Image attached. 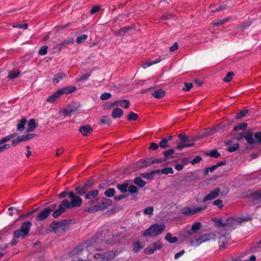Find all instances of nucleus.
<instances>
[{
	"label": "nucleus",
	"mask_w": 261,
	"mask_h": 261,
	"mask_svg": "<svg viewBox=\"0 0 261 261\" xmlns=\"http://www.w3.org/2000/svg\"><path fill=\"white\" fill-rule=\"evenodd\" d=\"M93 185L94 180L92 179H89L83 185L78 186L74 189L76 194L80 196L84 195V198L85 199L90 200L88 202V204L89 205L97 203L99 199L97 198L99 194V191L97 190L88 191Z\"/></svg>",
	"instance_id": "obj_1"
},
{
	"label": "nucleus",
	"mask_w": 261,
	"mask_h": 261,
	"mask_svg": "<svg viewBox=\"0 0 261 261\" xmlns=\"http://www.w3.org/2000/svg\"><path fill=\"white\" fill-rule=\"evenodd\" d=\"M69 197L71 198V201L67 199L63 200L59 204L58 208L52 213V216L54 218H57L68 209L74 207H79L81 205L83 199L79 196L75 195L73 192H69Z\"/></svg>",
	"instance_id": "obj_2"
},
{
	"label": "nucleus",
	"mask_w": 261,
	"mask_h": 261,
	"mask_svg": "<svg viewBox=\"0 0 261 261\" xmlns=\"http://www.w3.org/2000/svg\"><path fill=\"white\" fill-rule=\"evenodd\" d=\"M32 225V223L29 221L22 223L20 228L13 232L14 237L10 243L11 245L14 246L19 242V239H23L27 237Z\"/></svg>",
	"instance_id": "obj_3"
},
{
	"label": "nucleus",
	"mask_w": 261,
	"mask_h": 261,
	"mask_svg": "<svg viewBox=\"0 0 261 261\" xmlns=\"http://www.w3.org/2000/svg\"><path fill=\"white\" fill-rule=\"evenodd\" d=\"M233 138L237 140L240 141L244 138L248 145L245 147L246 150H250L253 148L254 145L256 143V140H255L254 134L250 131H247L245 133H234L233 134Z\"/></svg>",
	"instance_id": "obj_4"
},
{
	"label": "nucleus",
	"mask_w": 261,
	"mask_h": 261,
	"mask_svg": "<svg viewBox=\"0 0 261 261\" xmlns=\"http://www.w3.org/2000/svg\"><path fill=\"white\" fill-rule=\"evenodd\" d=\"M102 241V238H99V234L96 233L86 241L84 246L88 251L101 250L102 249L99 245Z\"/></svg>",
	"instance_id": "obj_5"
},
{
	"label": "nucleus",
	"mask_w": 261,
	"mask_h": 261,
	"mask_svg": "<svg viewBox=\"0 0 261 261\" xmlns=\"http://www.w3.org/2000/svg\"><path fill=\"white\" fill-rule=\"evenodd\" d=\"M165 228L166 226L164 224L156 223L152 224L144 231L142 236L143 237L149 236L154 238L161 234Z\"/></svg>",
	"instance_id": "obj_6"
},
{
	"label": "nucleus",
	"mask_w": 261,
	"mask_h": 261,
	"mask_svg": "<svg viewBox=\"0 0 261 261\" xmlns=\"http://www.w3.org/2000/svg\"><path fill=\"white\" fill-rule=\"evenodd\" d=\"M71 221L72 220L70 219H63L58 221H54L50 223V226L55 233H57L60 228L65 231L66 228L69 226Z\"/></svg>",
	"instance_id": "obj_7"
},
{
	"label": "nucleus",
	"mask_w": 261,
	"mask_h": 261,
	"mask_svg": "<svg viewBox=\"0 0 261 261\" xmlns=\"http://www.w3.org/2000/svg\"><path fill=\"white\" fill-rule=\"evenodd\" d=\"M249 220L246 217H230L226 220V227L228 229L232 230L235 229L237 226L241 224L242 222L247 221Z\"/></svg>",
	"instance_id": "obj_8"
},
{
	"label": "nucleus",
	"mask_w": 261,
	"mask_h": 261,
	"mask_svg": "<svg viewBox=\"0 0 261 261\" xmlns=\"http://www.w3.org/2000/svg\"><path fill=\"white\" fill-rule=\"evenodd\" d=\"M56 204H53L41 211L35 218L36 221H42L47 218L50 214L55 211Z\"/></svg>",
	"instance_id": "obj_9"
},
{
	"label": "nucleus",
	"mask_w": 261,
	"mask_h": 261,
	"mask_svg": "<svg viewBox=\"0 0 261 261\" xmlns=\"http://www.w3.org/2000/svg\"><path fill=\"white\" fill-rule=\"evenodd\" d=\"M163 247V244L161 240L151 243L144 250L146 254H152L156 251L161 249Z\"/></svg>",
	"instance_id": "obj_10"
},
{
	"label": "nucleus",
	"mask_w": 261,
	"mask_h": 261,
	"mask_svg": "<svg viewBox=\"0 0 261 261\" xmlns=\"http://www.w3.org/2000/svg\"><path fill=\"white\" fill-rule=\"evenodd\" d=\"M179 236L184 240H189L191 244L195 241L196 235L194 234L190 229H184L180 231Z\"/></svg>",
	"instance_id": "obj_11"
},
{
	"label": "nucleus",
	"mask_w": 261,
	"mask_h": 261,
	"mask_svg": "<svg viewBox=\"0 0 261 261\" xmlns=\"http://www.w3.org/2000/svg\"><path fill=\"white\" fill-rule=\"evenodd\" d=\"M80 106V104L79 103L70 104L66 109L63 110V115L65 116H68L75 114L78 111Z\"/></svg>",
	"instance_id": "obj_12"
},
{
	"label": "nucleus",
	"mask_w": 261,
	"mask_h": 261,
	"mask_svg": "<svg viewBox=\"0 0 261 261\" xmlns=\"http://www.w3.org/2000/svg\"><path fill=\"white\" fill-rule=\"evenodd\" d=\"M206 206L197 207H186L182 211V214L186 216H190L196 214L202 210L206 209Z\"/></svg>",
	"instance_id": "obj_13"
},
{
	"label": "nucleus",
	"mask_w": 261,
	"mask_h": 261,
	"mask_svg": "<svg viewBox=\"0 0 261 261\" xmlns=\"http://www.w3.org/2000/svg\"><path fill=\"white\" fill-rule=\"evenodd\" d=\"M249 198L251 199L252 203L254 205H261V190L256 191L250 194Z\"/></svg>",
	"instance_id": "obj_14"
},
{
	"label": "nucleus",
	"mask_w": 261,
	"mask_h": 261,
	"mask_svg": "<svg viewBox=\"0 0 261 261\" xmlns=\"http://www.w3.org/2000/svg\"><path fill=\"white\" fill-rule=\"evenodd\" d=\"M130 105V102L128 100L123 99V100H119L116 101L114 102H112L110 104L109 107V109L113 107L114 106H121L123 107L125 109H127Z\"/></svg>",
	"instance_id": "obj_15"
},
{
	"label": "nucleus",
	"mask_w": 261,
	"mask_h": 261,
	"mask_svg": "<svg viewBox=\"0 0 261 261\" xmlns=\"http://www.w3.org/2000/svg\"><path fill=\"white\" fill-rule=\"evenodd\" d=\"M112 203V201L111 199H107L106 198H103L100 202L98 203L97 204L98 208L100 211H102L107 208H108L109 206H110Z\"/></svg>",
	"instance_id": "obj_16"
},
{
	"label": "nucleus",
	"mask_w": 261,
	"mask_h": 261,
	"mask_svg": "<svg viewBox=\"0 0 261 261\" xmlns=\"http://www.w3.org/2000/svg\"><path fill=\"white\" fill-rule=\"evenodd\" d=\"M220 192L219 188H217L211 193L207 195L202 200V202H205L207 201L211 200L217 198Z\"/></svg>",
	"instance_id": "obj_17"
},
{
	"label": "nucleus",
	"mask_w": 261,
	"mask_h": 261,
	"mask_svg": "<svg viewBox=\"0 0 261 261\" xmlns=\"http://www.w3.org/2000/svg\"><path fill=\"white\" fill-rule=\"evenodd\" d=\"M198 178V174L195 172H190L187 173L183 177V180L185 182H192Z\"/></svg>",
	"instance_id": "obj_18"
},
{
	"label": "nucleus",
	"mask_w": 261,
	"mask_h": 261,
	"mask_svg": "<svg viewBox=\"0 0 261 261\" xmlns=\"http://www.w3.org/2000/svg\"><path fill=\"white\" fill-rule=\"evenodd\" d=\"M132 184L131 180H127L122 184H117L116 188L123 194L126 193L129 184Z\"/></svg>",
	"instance_id": "obj_19"
},
{
	"label": "nucleus",
	"mask_w": 261,
	"mask_h": 261,
	"mask_svg": "<svg viewBox=\"0 0 261 261\" xmlns=\"http://www.w3.org/2000/svg\"><path fill=\"white\" fill-rule=\"evenodd\" d=\"M76 89L75 86H66L58 90V94L60 93L61 95L65 94H68L74 92Z\"/></svg>",
	"instance_id": "obj_20"
},
{
	"label": "nucleus",
	"mask_w": 261,
	"mask_h": 261,
	"mask_svg": "<svg viewBox=\"0 0 261 261\" xmlns=\"http://www.w3.org/2000/svg\"><path fill=\"white\" fill-rule=\"evenodd\" d=\"M79 131L83 136H87L92 133L93 129L89 125H82L80 127Z\"/></svg>",
	"instance_id": "obj_21"
},
{
	"label": "nucleus",
	"mask_w": 261,
	"mask_h": 261,
	"mask_svg": "<svg viewBox=\"0 0 261 261\" xmlns=\"http://www.w3.org/2000/svg\"><path fill=\"white\" fill-rule=\"evenodd\" d=\"M151 165L150 159L140 160L136 163V168L141 169Z\"/></svg>",
	"instance_id": "obj_22"
},
{
	"label": "nucleus",
	"mask_w": 261,
	"mask_h": 261,
	"mask_svg": "<svg viewBox=\"0 0 261 261\" xmlns=\"http://www.w3.org/2000/svg\"><path fill=\"white\" fill-rule=\"evenodd\" d=\"M212 234L210 233L204 234L200 236L199 238H196L195 241L197 245H200L203 242L208 241L211 239Z\"/></svg>",
	"instance_id": "obj_23"
},
{
	"label": "nucleus",
	"mask_w": 261,
	"mask_h": 261,
	"mask_svg": "<svg viewBox=\"0 0 261 261\" xmlns=\"http://www.w3.org/2000/svg\"><path fill=\"white\" fill-rule=\"evenodd\" d=\"M174 152L175 150L172 148L164 151L163 152V155L166 161L174 158H176V156L174 155Z\"/></svg>",
	"instance_id": "obj_24"
},
{
	"label": "nucleus",
	"mask_w": 261,
	"mask_h": 261,
	"mask_svg": "<svg viewBox=\"0 0 261 261\" xmlns=\"http://www.w3.org/2000/svg\"><path fill=\"white\" fill-rule=\"evenodd\" d=\"M110 254L111 252H107L104 254L95 253L93 256L95 259L94 261H107L108 259H109L108 255Z\"/></svg>",
	"instance_id": "obj_25"
},
{
	"label": "nucleus",
	"mask_w": 261,
	"mask_h": 261,
	"mask_svg": "<svg viewBox=\"0 0 261 261\" xmlns=\"http://www.w3.org/2000/svg\"><path fill=\"white\" fill-rule=\"evenodd\" d=\"M165 91L162 89H158L154 91L151 95L157 98L160 99L163 97L165 95Z\"/></svg>",
	"instance_id": "obj_26"
},
{
	"label": "nucleus",
	"mask_w": 261,
	"mask_h": 261,
	"mask_svg": "<svg viewBox=\"0 0 261 261\" xmlns=\"http://www.w3.org/2000/svg\"><path fill=\"white\" fill-rule=\"evenodd\" d=\"M66 77V74L65 73H58L55 74L54 77L53 79V82L54 85L58 84L60 81L62 80Z\"/></svg>",
	"instance_id": "obj_27"
},
{
	"label": "nucleus",
	"mask_w": 261,
	"mask_h": 261,
	"mask_svg": "<svg viewBox=\"0 0 261 261\" xmlns=\"http://www.w3.org/2000/svg\"><path fill=\"white\" fill-rule=\"evenodd\" d=\"M132 182L140 188H143L146 185V181L139 177H135Z\"/></svg>",
	"instance_id": "obj_28"
},
{
	"label": "nucleus",
	"mask_w": 261,
	"mask_h": 261,
	"mask_svg": "<svg viewBox=\"0 0 261 261\" xmlns=\"http://www.w3.org/2000/svg\"><path fill=\"white\" fill-rule=\"evenodd\" d=\"M123 114V110L118 108H115L112 112V116L113 118H120Z\"/></svg>",
	"instance_id": "obj_29"
},
{
	"label": "nucleus",
	"mask_w": 261,
	"mask_h": 261,
	"mask_svg": "<svg viewBox=\"0 0 261 261\" xmlns=\"http://www.w3.org/2000/svg\"><path fill=\"white\" fill-rule=\"evenodd\" d=\"M132 27H124V28H121V29L119 30L117 32H115V33L116 35H117L123 36V35H125V34L128 33L129 32L132 31Z\"/></svg>",
	"instance_id": "obj_30"
},
{
	"label": "nucleus",
	"mask_w": 261,
	"mask_h": 261,
	"mask_svg": "<svg viewBox=\"0 0 261 261\" xmlns=\"http://www.w3.org/2000/svg\"><path fill=\"white\" fill-rule=\"evenodd\" d=\"M28 127L27 129V132L28 133L33 132L36 127V123L34 119H30L28 123Z\"/></svg>",
	"instance_id": "obj_31"
},
{
	"label": "nucleus",
	"mask_w": 261,
	"mask_h": 261,
	"mask_svg": "<svg viewBox=\"0 0 261 261\" xmlns=\"http://www.w3.org/2000/svg\"><path fill=\"white\" fill-rule=\"evenodd\" d=\"M27 123V120L25 118H22L21 119L19 120L18 123L17 124V129L20 132H22L24 129V126Z\"/></svg>",
	"instance_id": "obj_32"
},
{
	"label": "nucleus",
	"mask_w": 261,
	"mask_h": 261,
	"mask_svg": "<svg viewBox=\"0 0 261 261\" xmlns=\"http://www.w3.org/2000/svg\"><path fill=\"white\" fill-rule=\"evenodd\" d=\"M83 249V246L78 245L70 252V255L71 256L76 255L82 252Z\"/></svg>",
	"instance_id": "obj_33"
},
{
	"label": "nucleus",
	"mask_w": 261,
	"mask_h": 261,
	"mask_svg": "<svg viewBox=\"0 0 261 261\" xmlns=\"http://www.w3.org/2000/svg\"><path fill=\"white\" fill-rule=\"evenodd\" d=\"M201 226L202 224L200 222H195L193 224L191 228L190 229L191 230L192 232L195 234L200 229Z\"/></svg>",
	"instance_id": "obj_34"
},
{
	"label": "nucleus",
	"mask_w": 261,
	"mask_h": 261,
	"mask_svg": "<svg viewBox=\"0 0 261 261\" xmlns=\"http://www.w3.org/2000/svg\"><path fill=\"white\" fill-rule=\"evenodd\" d=\"M219 243L220 248L225 249V245L227 243V239L225 236H221L219 238Z\"/></svg>",
	"instance_id": "obj_35"
},
{
	"label": "nucleus",
	"mask_w": 261,
	"mask_h": 261,
	"mask_svg": "<svg viewBox=\"0 0 261 261\" xmlns=\"http://www.w3.org/2000/svg\"><path fill=\"white\" fill-rule=\"evenodd\" d=\"M128 191L129 194H131L133 196V194L137 195L139 193V188L133 185L128 186Z\"/></svg>",
	"instance_id": "obj_36"
},
{
	"label": "nucleus",
	"mask_w": 261,
	"mask_h": 261,
	"mask_svg": "<svg viewBox=\"0 0 261 261\" xmlns=\"http://www.w3.org/2000/svg\"><path fill=\"white\" fill-rule=\"evenodd\" d=\"M165 239L170 243H175L178 240L176 237H172L170 233H167L166 234L165 237Z\"/></svg>",
	"instance_id": "obj_37"
},
{
	"label": "nucleus",
	"mask_w": 261,
	"mask_h": 261,
	"mask_svg": "<svg viewBox=\"0 0 261 261\" xmlns=\"http://www.w3.org/2000/svg\"><path fill=\"white\" fill-rule=\"evenodd\" d=\"M247 123L245 122L239 123L234 127L233 130L236 132H238L239 130H245L247 128Z\"/></svg>",
	"instance_id": "obj_38"
},
{
	"label": "nucleus",
	"mask_w": 261,
	"mask_h": 261,
	"mask_svg": "<svg viewBox=\"0 0 261 261\" xmlns=\"http://www.w3.org/2000/svg\"><path fill=\"white\" fill-rule=\"evenodd\" d=\"M20 74V71L19 70H12L9 72L8 77L9 79H14L17 77Z\"/></svg>",
	"instance_id": "obj_39"
},
{
	"label": "nucleus",
	"mask_w": 261,
	"mask_h": 261,
	"mask_svg": "<svg viewBox=\"0 0 261 261\" xmlns=\"http://www.w3.org/2000/svg\"><path fill=\"white\" fill-rule=\"evenodd\" d=\"M100 122L103 124H107V125L109 126L111 124L112 121L108 116L105 115L101 117Z\"/></svg>",
	"instance_id": "obj_40"
},
{
	"label": "nucleus",
	"mask_w": 261,
	"mask_h": 261,
	"mask_svg": "<svg viewBox=\"0 0 261 261\" xmlns=\"http://www.w3.org/2000/svg\"><path fill=\"white\" fill-rule=\"evenodd\" d=\"M177 137L180 140L181 142L185 143H189L190 139L189 137L185 134H180L177 136Z\"/></svg>",
	"instance_id": "obj_41"
},
{
	"label": "nucleus",
	"mask_w": 261,
	"mask_h": 261,
	"mask_svg": "<svg viewBox=\"0 0 261 261\" xmlns=\"http://www.w3.org/2000/svg\"><path fill=\"white\" fill-rule=\"evenodd\" d=\"M194 143H185L182 142H179L177 143V149L179 150H181L182 148L191 147L194 146Z\"/></svg>",
	"instance_id": "obj_42"
},
{
	"label": "nucleus",
	"mask_w": 261,
	"mask_h": 261,
	"mask_svg": "<svg viewBox=\"0 0 261 261\" xmlns=\"http://www.w3.org/2000/svg\"><path fill=\"white\" fill-rule=\"evenodd\" d=\"M58 93V91H57L55 93H54L53 95L49 96L46 101L49 102H53L55 101V100L59 96H61V94L60 93Z\"/></svg>",
	"instance_id": "obj_43"
},
{
	"label": "nucleus",
	"mask_w": 261,
	"mask_h": 261,
	"mask_svg": "<svg viewBox=\"0 0 261 261\" xmlns=\"http://www.w3.org/2000/svg\"><path fill=\"white\" fill-rule=\"evenodd\" d=\"M115 190L113 188H109L105 191L104 194L107 197H112L115 196Z\"/></svg>",
	"instance_id": "obj_44"
},
{
	"label": "nucleus",
	"mask_w": 261,
	"mask_h": 261,
	"mask_svg": "<svg viewBox=\"0 0 261 261\" xmlns=\"http://www.w3.org/2000/svg\"><path fill=\"white\" fill-rule=\"evenodd\" d=\"M205 155H209L216 159L220 156V153L216 149L212 150L210 152L205 153Z\"/></svg>",
	"instance_id": "obj_45"
},
{
	"label": "nucleus",
	"mask_w": 261,
	"mask_h": 261,
	"mask_svg": "<svg viewBox=\"0 0 261 261\" xmlns=\"http://www.w3.org/2000/svg\"><path fill=\"white\" fill-rule=\"evenodd\" d=\"M162 60V59H156L155 60H154L153 61L144 63L142 65V67L144 69L146 68L147 67H148L151 66L152 65L159 63Z\"/></svg>",
	"instance_id": "obj_46"
},
{
	"label": "nucleus",
	"mask_w": 261,
	"mask_h": 261,
	"mask_svg": "<svg viewBox=\"0 0 261 261\" xmlns=\"http://www.w3.org/2000/svg\"><path fill=\"white\" fill-rule=\"evenodd\" d=\"M234 75V74L233 71H229L227 73L225 77L223 78V81L225 82H229L232 80Z\"/></svg>",
	"instance_id": "obj_47"
},
{
	"label": "nucleus",
	"mask_w": 261,
	"mask_h": 261,
	"mask_svg": "<svg viewBox=\"0 0 261 261\" xmlns=\"http://www.w3.org/2000/svg\"><path fill=\"white\" fill-rule=\"evenodd\" d=\"M230 19H231L230 17H227V18L223 19V20H218L217 21H213V24L214 26H218L220 25H222V24L227 22Z\"/></svg>",
	"instance_id": "obj_48"
},
{
	"label": "nucleus",
	"mask_w": 261,
	"mask_h": 261,
	"mask_svg": "<svg viewBox=\"0 0 261 261\" xmlns=\"http://www.w3.org/2000/svg\"><path fill=\"white\" fill-rule=\"evenodd\" d=\"M138 115L133 112H130L127 116V119L129 121H135L138 118Z\"/></svg>",
	"instance_id": "obj_49"
},
{
	"label": "nucleus",
	"mask_w": 261,
	"mask_h": 261,
	"mask_svg": "<svg viewBox=\"0 0 261 261\" xmlns=\"http://www.w3.org/2000/svg\"><path fill=\"white\" fill-rule=\"evenodd\" d=\"M248 112V110L244 109L241 110L239 113H237L236 116V118L237 119H240L245 116L246 114Z\"/></svg>",
	"instance_id": "obj_50"
},
{
	"label": "nucleus",
	"mask_w": 261,
	"mask_h": 261,
	"mask_svg": "<svg viewBox=\"0 0 261 261\" xmlns=\"http://www.w3.org/2000/svg\"><path fill=\"white\" fill-rule=\"evenodd\" d=\"M36 135H37L35 134H28L26 135H22L20 136V137L22 141H26L27 140L31 139Z\"/></svg>",
	"instance_id": "obj_51"
},
{
	"label": "nucleus",
	"mask_w": 261,
	"mask_h": 261,
	"mask_svg": "<svg viewBox=\"0 0 261 261\" xmlns=\"http://www.w3.org/2000/svg\"><path fill=\"white\" fill-rule=\"evenodd\" d=\"M17 135V134L14 133V134H10L7 136H6V137L2 138L1 140H2L3 144H4L6 142L10 141L11 139L14 138Z\"/></svg>",
	"instance_id": "obj_52"
},
{
	"label": "nucleus",
	"mask_w": 261,
	"mask_h": 261,
	"mask_svg": "<svg viewBox=\"0 0 261 261\" xmlns=\"http://www.w3.org/2000/svg\"><path fill=\"white\" fill-rule=\"evenodd\" d=\"M159 145L163 148L168 147V139L167 137L164 138L160 142Z\"/></svg>",
	"instance_id": "obj_53"
},
{
	"label": "nucleus",
	"mask_w": 261,
	"mask_h": 261,
	"mask_svg": "<svg viewBox=\"0 0 261 261\" xmlns=\"http://www.w3.org/2000/svg\"><path fill=\"white\" fill-rule=\"evenodd\" d=\"M240 145L238 143H236L232 146H231L227 148V151L230 152H234L239 149Z\"/></svg>",
	"instance_id": "obj_54"
},
{
	"label": "nucleus",
	"mask_w": 261,
	"mask_h": 261,
	"mask_svg": "<svg viewBox=\"0 0 261 261\" xmlns=\"http://www.w3.org/2000/svg\"><path fill=\"white\" fill-rule=\"evenodd\" d=\"M66 46L63 44V43L62 42L60 44H58L54 48V52L55 53H59L63 48H65Z\"/></svg>",
	"instance_id": "obj_55"
},
{
	"label": "nucleus",
	"mask_w": 261,
	"mask_h": 261,
	"mask_svg": "<svg viewBox=\"0 0 261 261\" xmlns=\"http://www.w3.org/2000/svg\"><path fill=\"white\" fill-rule=\"evenodd\" d=\"M150 159L151 165L153 164L154 163H161L163 162L166 161V160L165 159L164 157L156 158L154 159Z\"/></svg>",
	"instance_id": "obj_56"
},
{
	"label": "nucleus",
	"mask_w": 261,
	"mask_h": 261,
	"mask_svg": "<svg viewBox=\"0 0 261 261\" xmlns=\"http://www.w3.org/2000/svg\"><path fill=\"white\" fill-rule=\"evenodd\" d=\"M141 176H142V177L147 179H152L154 177L152 171L149 173H143L141 174Z\"/></svg>",
	"instance_id": "obj_57"
},
{
	"label": "nucleus",
	"mask_w": 261,
	"mask_h": 261,
	"mask_svg": "<svg viewBox=\"0 0 261 261\" xmlns=\"http://www.w3.org/2000/svg\"><path fill=\"white\" fill-rule=\"evenodd\" d=\"M98 211H100L99 208H98L97 204H95L93 206H92L89 208H88L86 211L88 212L89 213H92L94 212H96Z\"/></svg>",
	"instance_id": "obj_58"
},
{
	"label": "nucleus",
	"mask_w": 261,
	"mask_h": 261,
	"mask_svg": "<svg viewBox=\"0 0 261 261\" xmlns=\"http://www.w3.org/2000/svg\"><path fill=\"white\" fill-rule=\"evenodd\" d=\"M112 97V94L110 93L105 92L102 93L100 96V98L101 100H108Z\"/></svg>",
	"instance_id": "obj_59"
},
{
	"label": "nucleus",
	"mask_w": 261,
	"mask_h": 261,
	"mask_svg": "<svg viewBox=\"0 0 261 261\" xmlns=\"http://www.w3.org/2000/svg\"><path fill=\"white\" fill-rule=\"evenodd\" d=\"M213 134L211 128L205 129L201 134V137H208Z\"/></svg>",
	"instance_id": "obj_60"
},
{
	"label": "nucleus",
	"mask_w": 261,
	"mask_h": 261,
	"mask_svg": "<svg viewBox=\"0 0 261 261\" xmlns=\"http://www.w3.org/2000/svg\"><path fill=\"white\" fill-rule=\"evenodd\" d=\"M162 174H168L169 173H173V170L172 167H166L162 169Z\"/></svg>",
	"instance_id": "obj_61"
},
{
	"label": "nucleus",
	"mask_w": 261,
	"mask_h": 261,
	"mask_svg": "<svg viewBox=\"0 0 261 261\" xmlns=\"http://www.w3.org/2000/svg\"><path fill=\"white\" fill-rule=\"evenodd\" d=\"M254 136L256 140V143L261 145V131L254 133Z\"/></svg>",
	"instance_id": "obj_62"
},
{
	"label": "nucleus",
	"mask_w": 261,
	"mask_h": 261,
	"mask_svg": "<svg viewBox=\"0 0 261 261\" xmlns=\"http://www.w3.org/2000/svg\"><path fill=\"white\" fill-rule=\"evenodd\" d=\"M88 38V36L86 34H83L79 37H78L76 39V42L78 44H80L83 41L86 40Z\"/></svg>",
	"instance_id": "obj_63"
},
{
	"label": "nucleus",
	"mask_w": 261,
	"mask_h": 261,
	"mask_svg": "<svg viewBox=\"0 0 261 261\" xmlns=\"http://www.w3.org/2000/svg\"><path fill=\"white\" fill-rule=\"evenodd\" d=\"M174 17V15L171 12L168 13L167 14H163L162 16V19L163 20H168Z\"/></svg>",
	"instance_id": "obj_64"
}]
</instances>
